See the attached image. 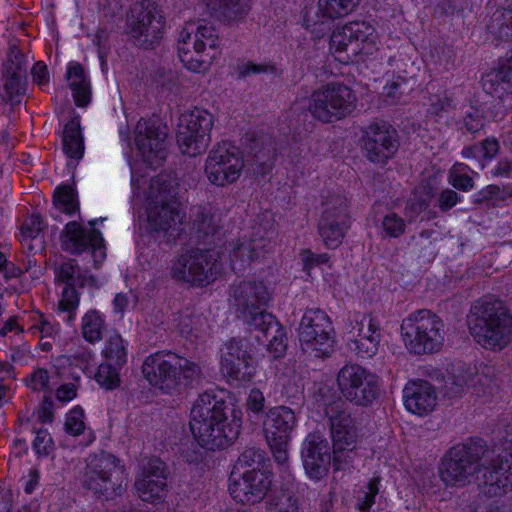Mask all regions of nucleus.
Returning <instances> with one entry per match:
<instances>
[{"label": "nucleus", "mask_w": 512, "mask_h": 512, "mask_svg": "<svg viewBox=\"0 0 512 512\" xmlns=\"http://www.w3.org/2000/svg\"><path fill=\"white\" fill-rule=\"evenodd\" d=\"M510 470L509 460L479 437L451 447L439 464V476L445 485L463 487L474 480L488 497H501L511 490Z\"/></svg>", "instance_id": "obj_1"}, {"label": "nucleus", "mask_w": 512, "mask_h": 512, "mask_svg": "<svg viewBox=\"0 0 512 512\" xmlns=\"http://www.w3.org/2000/svg\"><path fill=\"white\" fill-rule=\"evenodd\" d=\"M242 415L231 397L208 390L194 402L189 426L200 446L207 450L223 449L238 438Z\"/></svg>", "instance_id": "obj_2"}, {"label": "nucleus", "mask_w": 512, "mask_h": 512, "mask_svg": "<svg viewBox=\"0 0 512 512\" xmlns=\"http://www.w3.org/2000/svg\"><path fill=\"white\" fill-rule=\"evenodd\" d=\"M144 378L164 394H179L197 387L203 379L201 366L171 350L147 356L142 364Z\"/></svg>", "instance_id": "obj_3"}, {"label": "nucleus", "mask_w": 512, "mask_h": 512, "mask_svg": "<svg viewBox=\"0 0 512 512\" xmlns=\"http://www.w3.org/2000/svg\"><path fill=\"white\" fill-rule=\"evenodd\" d=\"M467 325L473 339L485 349L502 350L512 338V313L503 301L493 297L473 302Z\"/></svg>", "instance_id": "obj_4"}, {"label": "nucleus", "mask_w": 512, "mask_h": 512, "mask_svg": "<svg viewBox=\"0 0 512 512\" xmlns=\"http://www.w3.org/2000/svg\"><path fill=\"white\" fill-rule=\"evenodd\" d=\"M401 336L411 354L436 353L441 350L444 343V323L432 311L418 310L403 319Z\"/></svg>", "instance_id": "obj_5"}, {"label": "nucleus", "mask_w": 512, "mask_h": 512, "mask_svg": "<svg viewBox=\"0 0 512 512\" xmlns=\"http://www.w3.org/2000/svg\"><path fill=\"white\" fill-rule=\"evenodd\" d=\"M298 338L305 354L329 357L335 343V330L328 314L319 308L306 309L299 324Z\"/></svg>", "instance_id": "obj_6"}, {"label": "nucleus", "mask_w": 512, "mask_h": 512, "mask_svg": "<svg viewBox=\"0 0 512 512\" xmlns=\"http://www.w3.org/2000/svg\"><path fill=\"white\" fill-rule=\"evenodd\" d=\"M378 35L375 27L367 21H354L333 31L330 37V49L335 58L348 62L354 57L370 55L377 50Z\"/></svg>", "instance_id": "obj_7"}, {"label": "nucleus", "mask_w": 512, "mask_h": 512, "mask_svg": "<svg viewBox=\"0 0 512 512\" xmlns=\"http://www.w3.org/2000/svg\"><path fill=\"white\" fill-rule=\"evenodd\" d=\"M221 269L219 251L196 248L179 256L171 267V276L193 285H205L213 281Z\"/></svg>", "instance_id": "obj_8"}, {"label": "nucleus", "mask_w": 512, "mask_h": 512, "mask_svg": "<svg viewBox=\"0 0 512 512\" xmlns=\"http://www.w3.org/2000/svg\"><path fill=\"white\" fill-rule=\"evenodd\" d=\"M164 17L150 1L135 3L127 15L125 32L129 40L143 49L158 45L163 37Z\"/></svg>", "instance_id": "obj_9"}, {"label": "nucleus", "mask_w": 512, "mask_h": 512, "mask_svg": "<svg viewBox=\"0 0 512 512\" xmlns=\"http://www.w3.org/2000/svg\"><path fill=\"white\" fill-rule=\"evenodd\" d=\"M336 380L342 397L355 406L368 407L379 397V377L358 364L344 365Z\"/></svg>", "instance_id": "obj_10"}, {"label": "nucleus", "mask_w": 512, "mask_h": 512, "mask_svg": "<svg viewBox=\"0 0 512 512\" xmlns=\"http://www.w3.org/2000/svg\"><path fill=\"white\" fill-rule=\"evenodd\" d=\"M315 397L317 402L324 406L332 444L338 449L341 445L355 444L357 437L355 423L341 397L337 396L334 389L327 385H320Z\"/></svg>", "instance_id": "obj_11"}, {"label": "nucleus", "mask_w": 512, "mask_h": 512, "mask_svg": "<svg viewBox=\"0 0 512 512\" xmlns=\"http://www.w3.org/2000/svg\"><path fill=\"white\" fill-rule=\"evenodd\" d=\"M213 115L204 109L195 108L180 117L177 144L185 155L195 157L206 151L211 141Z\"/></svg>", "instance_id": "obj_12"}, {"label": "nucleus", "mask_w": 512, "mask_h": 512, "mask_svg": "<svg viewBox=\"0 0 512 512\" xmlns=\"http://www.w3.org/2000/svg\"><path fill=\"white\" fill-rule=\"evenodd\" d=\"M361 132V151L369 162L384 166L398 152L399 134L390 123L374 121L362 128Z\"/></svg>", "instance_id": "obj_13"}, {"label": "nucleus", "mask_w": 512, "mask_h": 512, "mask_svg": "<svg viewBox=\"0 0 512 512\" xmlns=\"http://www.w3.org/2000/svg\"><path fill=\"white\" fill-rule=\"evenodd\" d=\"M296 426V412L290 407L276 406L266 413L263 431L274 460L279 465L288 463V446Z\"/></svg>", "instance_id": "obj_14"}, {"label": "nucleus", "mask_w": 512, "mask_h": 512, "mask_svg": "<svg viewBox=\"0 0 512 512\" xmlns=\"http://www.w3.org/2000/svg\"><path fill=\"white\" fill-rule=\"evenodd\" d=\"M244 167V158L239 149L223 143L209 153L205 173L211 184L224 187L236 182Z\"/></svg>", "instance_id": "obj_15"}, {"label": "nucleus", "mask_w": 512, "mask_h": 512, "mask_svg": "<svg viewBox=\"0 0 512 512\" xmlns=\"http://www.w3.org/2000/svg\"><path fill=\"white\" fill-rule=\"evenodd\" d=\"M56 280L65 284L58 303V309L60 312H66L68 314L67 322L72 323L75 320V311L80 301L76 287L83 288L89 285L98 289L100 284L94 275L89 274L87 270H82L77 264L72 262H65L60 265L56 270Z\"/></svg>", "instance_id": "obj_16"}, {"label": "nucleus", "mask_w": 512, "mask_h": 512, "mask_svg": "<svg viewBox=\"0 0 512 512\" xmlns=\"http://www.w3.org/2000/svg\"><path fill=\"white\" fill-rule=\"evenodd\" d=\"M318 223V231L324 244L337 248L350 227L347 198L340 194L331 195L324 203Z\"/></svg>", "instance_id": "obj_17"}, {"label": "nucleus", "mask_w": 512, "mask_h": 512, "mask_svg": "<svg viewBox=\"0 0 512 512\" xmlns=\"http://www.w3.org/2000/svg\"><path fill=\"white\" fill-rule=\"evenodd\" d=\"M135 141L143 159L157 166L167 156L168 127L160 118L141 119L135 129Z\"/></svg>", "instance_id": "obj_18"}, {"label": "nucleus", "mask_w": 512, "mask_h": 512, "mask_svg": "<svg viewBox=\"0 0 512 512\" xmlns=\"http://www.w3.org/2000/svg\"><path fill=\"white\" fill-rule=\"evenodd\" d=\"M169 474L168 466L158 457L142 461L134 483L139 498L150 503L161 502L167 494Z\"/></svg>", "instance_id": "obj_19"}, {"label": "nucleus", "mask_w": 512, "mask_h": 512, "mask_svg": "<svg viewBox=\"0 0 512 512\" xmlns=\"http://www.w3.org/2000/svg\"><path fill=\"white\" fill-rule=\"evenodd\" d=\"M117 461L110 453L90 458L80 479L83 488L106 500L117 495L121 486L116 488L111 479V471L116 467Z\"/></svg>", "instance_id": "obj_20"}, {"label": "nucleus", "mask_w": 512, "mask_h": 512, "mask_svg": "<svg viewBox=\"0 0 512 512\" xmlns=\"http://www.w3.org/2000/svg\"><path fill=\"white\" fill-rule=\"evenodd\" d=\"M270 300L271 294L262 281L243 280L229 288L228 301L238 319L265 308Z\"/></svg>", "instance_id": "obj_21"}, {"label": "nucleus", "mask_w": 512, "mask_h": 512, "mask_svg": "<svg viewBox=\"0 0 512 512\" xmlns=\"http://www.w3.org/2000/svg\"><path fill=\"white\" fill-rule=\"evenodd\" d=\"M60 239L63 250L71 254H80L90 249L96 268L106 258L104 239L98 229L88 232L79 223L72 221L66 224Z\"/></svg>", "instance_id": "obj_22"}, {"label": "nucleus", "mask_w": 512, "mask_h": 512, "mask_svg": "<svg viewBox=\"0 0 512 512\" xmlns=\"http://www.w3.org/2000/svg\"><path fill=\"white\" fill-rule=\"evenodd\" d=\"M301 458L307 476L312 480H321L329 473L331 465L330 446L327 439L314 432L306 436L301 447Z\"/></svg>", "instance_id": "obj_23"}, {"label": "nucleus", "mask_w": 512, "mask_h": 512, "mask_svg": "<svg viewBox=\"0 0 512 512\" xmlns=\"http://www.w3.org/2000/svg\"><path fill=\"white\" fill-rule=\"evenodd\" d=\"M240 319L250 327L251 331L262 335L264 338L263 343H265L268 351L273 354L274 358L284 355L287 348V336L285 329L274 315L262 308L252 312V315H249V317Z\"/></svg>", "instance_id": "obj_24"}, {"label": "nucleus", "mask_w": 512, "mask_h": 512, "mask_svg": "<svg viewBox=\"0 0 512 512\" xmlns=\"http://www.w3.org/2000/svg\"><path fill=\"white\" fill-rule=\"evenodd\" d=\"M272 487V475L266 471H252L239 478L229 479L230 495L239 503L254 505L265 499Z\"/></svg>", "instance_id": "obj_25"}, {"label": "nucleus", "mask_w": 512, "mask_h": 512, "mask_svg": "<svg viewBox=\"0 0 512 512\" xmlns=\"http://www.w3.org/2000/svg\"><path fill=\"white\" fill-rule=\"evenodd\" d=\"M487 94L498 98L503 112L512 108V55L498 68L482 77Z\"/></svg>", "instance_id": "obj_26"}, {"label": "nucleus", "mask_w": 512, "mask_h": 512, "mask_svg": "<svg viewBox=\"0 0 512 512\" xmlns=\"http://www.w3.org/2000/svg\"><path fill=\"white\" fill-rule=\"evenodd\" d=\"M246 158L244 164L250 167L254 174L265 176L274 165L275 148L264 136L246 134Z\"/></svg>", "instance_id": "obj_27"}, {"label": "nucleus", "mask_w": 512, "mask_h": 512, "mask_svg": "<svg viewBox=\"0 0 512 512\" xmlns=\"http://www.w3.org/2000/svg\"><path fill=\"white\" fill-rule=\"evenodd\" d=\"M404 405L417 415H427L436 406L437 396L433 385L426 380L409 381L403 389Z\"/></svg>", "instance_id": "obj_28"}, {"label": "nucleus", "mask_w": 512, "mask_h": 512, "mask_svg": "<svg viewBox=\"0 0 512 512\" xmlns=\"http://www.w3.org/2000/svg\"><path fill=\"white\" fill-rule=\"evenodd\" d=\"M452 371L453 372L449 373L444 379L442 388L444 397L450 399L460 397L465 388L469 385H472L473 387L477 385L484 386V393L486 390H491L494 386L492 378L489 377V373L491 371L482 374L477 373L473 378H469L463 373H460V371H464L462 365L453 366Z\"/></svg>", "instance_id": "obj_29"}, {"label": "nucleus", "mask_w": 512, "mask_h": 512, "mask_svg": "<svg viewBox=\"0 0 512 512\" xmlns=\"http://www.w3.org/2000/svg\"><path fill=\"white\" fill-rule=\"evenodd\" d=\"M266 244L262 237L236 241L228 244L231 268L235 273H243L246 266L258 259Z\"/></svg>", "instance_id": "obj_30"}, {"label": "nucleus", "mask_w": 512, "mask_h": 512, "mask_svg": "<svg viewBox=\"0 0 512 512\" xmlns=\"http://www.w3.org/2000/svg\"><path fill=\"white\" fill-rule=\"evenodd\" d=\"M194 235L198 243L212 245L219 239V217L204 206H196L191 213Z\"/></svg>", "instance_id": "obj_31"}, {"label": "nucleus", "mask_w": 512, "mask_h": 512, "mask_svg": "<svg viewBox=\"0 0 512 512\" xmlns=\"http://www.w3.org/2000/svg\"><path fill=\"white\" fill-rule=\"evenodd\" d=\"M209 13L226 24L244 21L250 11L249 0H203Z\"/></svg>", "instance_id": "obj_32"}, {"label": "nucleus", "mask_w": 512, "mask_h": 512, "mask_svg": "<svg viewBox=\"0 0 512 512\" xmlns=\"http://www.w3.org/2000/svg\"><path fill=\"white\" fill-rule=\"evenodd\" d=\"M173 203L151 202L148 209V230L151 233H166L177 221L180 223L179 211Z\"/></svg>", "instance_id": "obj_33"}, {"label": "nucleus", "mask_w": 512, "mask_h": 512, "mask_svg": "<svg viewBox=\"0 0 512 512\" xmlns=\"http://www.w3.org/2000/svg\"><path fill=\"white\" fill-rule=\"evenodd\" d=\"M266 461L268 458L264 450L255 447L247 448L239 455L229 479L242 477L252 471L265 470Z\"/></svg>", "instance_id": "obj_34"}, {"label": "nucleus", "mask_w": 512, "mask_h": 512, "mask_svg": "<svg viewBox=\"0 0 512 512\" xmlns=\"http://www.w3.org/2000/svg\"><path fill=\"white\" fill-rule=\"evenodd\" d=\"M63 151L70 159L80 160L84 154V140L78 117L69 120L63 130Z\"/></svg>", "instance_id": "obj_35"}, {"label": "nucleus", "mask_w": 512, "mask_h": 512, "mask_svg": "<svg viewBox=\"0 0 512 512\" xmlns=\"http://www.w3.org/2000/svg\"><path fill=\"white\" fill-rule=\"evenodd\" d=\"M67 79L72 90L75 104L79 107L86 106L90 102V84L86 78L82 65L70 64L67 70Z\"/></svg>", "instance_id": "obj_36"}, {"label": "nucleus", "mask_w": 512, "mask_h": 512, "mask_svg": "<svg viewBox=\"0 0 512 512\" xmlns=\"http://www.w3.org/2000/svg\"><path fill=\"white\" fill-rule=\"evenodd\" d=\"M333 99L331 95L330 84L322 89L316 90L311 96L309 109L311 114L324 123L336 121L335 112L332 105Z\"/></svg>", "instance_id": "obj_37"}, {"label": "nucleus", "mask_w": 512, "mask_h": 512, "mask_svg": "<svg viewBox=\"0 0 512 512\" xmlns=\"http://www.w3.org/2000/svg\"><path fill=\"white\" fill-rule=\"evenodd\" d=\"M215 56V52L198 49L194 44L179 46L181 62L187 69L194 72L206 70Z\"/></svg>", "instance_id": "obj_38"}, {"label": "nucleus", "mask_w": 512, "mask_h": 512, "mask_svg": "<svg viewBox=\"0 0 512 512\" xmlns=\"http://www.w3.org/2000/svg\"><path fill=\"white\" fill-rule=\"evenodd\" d=\"M333 111L336 121L350 115L356 108V96L346 85L332 83L330 84Z\"/></svg>", "instance_id": "obj_39"}, {"label": "nucleus", "mask_w": 512, "mask_h": 512, "mask_svg": "<svg viewBox=\"0 0 512 512\" xmlns=\"http://www.w3.org/2000/svg\"><path fill=\"white\" fill-rule=\"evenodd\" d=\"M220 366L222 374L230 381L249 382L256 373L254 359L232 360V363L227 366L224 361H221Z\"/></svg>", "instance_id": "obj_40"}, {"label": "nucleus", "mask_w": 512, "mask_h": 512, "mask_svg": "<svg viewBox=\"0 0 512 512\" xmlns=\"http://www.w3.org/2000/svg\"><path fill=\"white\" fill-rule=\"evenodd\" d=\"M303 26L317 38H321L331 30L332 20L326 19L323 12L320 11V4L317 9L314 7H305L301 11Z\"/></svg>", "instance_id": "obj_41"}, {"label": "nucleus", "mask_w": 512, "mask_h": 512, "mask_svg": "<svg viewBox=\"0 0 512 512\" xmlns=\"http://www.w3.org/2000/svg\"><path fill=\"white\" fill-rule=\"evenodd\" d=\"M510 25H512V5L495 11L487 23V29L496 38L507 41L511 39Z\"/></svg>", "instance_id": "obj_42"}, {"label": "nucleus", "mask_w": 512, "mask_h": 512, "mask_svg": "<svg viewBox=\"0 0 512 512\" xmlns=\"http://www.w3.org/2000/svg\"><path fill=\"white\" fill-rule=\"evenodd\" d=\"M175 195L176 186L170 176L161 174L151 180L149 187L151 202L173 203Z\"/></svg>", "instance_id": "obj_43"}, {"label": "nucleus", "mask_w": 512, "mask_h": 512, "mask_svg": "<svg viewBox=\"0 0 512 512\" xmlns=\"http://www.w3.org/2000/svg\"><path fill=\"white\" fill-rule=\"evenodd\" d=\"M207 327V319L195 309L186 308L180 312L178 328L182 335L198 337Z\"/></svg>", "instance_id": "obj_44"}, {"label": "nucleus", "mask_w": 512, "mask_h": 512, "mask_svg": "<svg viewBox=\"0 0 512 512\" xmlns=\"http://www.w3.org/2000/svg\"><path fill=\"white\" fill-rule=\"evenodd\" d=\"M252 352L247 338L233 337L224 344L221 361H224L227 366L232 363V360L254 359Z\"/></svg>", "instance_id": "obj_45"}, {"label": "nucleus", "mask_w": 512, "mask_h": 512, "mask_svg": "<svg viewBox=\"0 0 512 512\" xmlns=\"http://www.w3.org/2000/svg\"><path fill=\"white\" fill-rule=\"evenodd\" d=\"M105 321L97 310H89L82 318V336L89 343L102 340Z\"/></svg>", "instance_id": "obj_46"}, {"label": "nucleus", "mask_w": 512, "mask_h": 512, "mask_svg": "<svg viewBox=\"0 0 512 512\" xmlns=\"http://www.w3.org/2000/svg\"><path fill=\"white\" fill-rule=\"evenodd\" d=\"M320 11L328 20L335 21L350 14L360 3V0H318Z\"/></svg>", "instance_id": "obj_47"}, {"label": "nucleus", "mask_w": 512, "mask_h": 512, "mask_svg": "<svg viewBox=\"0 0 512 512\" xmlns=\"http://www.w3.org/2000/svg\"><path fill=\"white\" fill-rule=\"evenodd\" d=\"M198 49H207L215 52L218 47V35L212 24H195V37L193 42Z\"/></svg>", "instance_id": "obj_48"}, {"label": "nucleus", "mask_w": 512, "mask_h": 512, "mask_svg": "<svg viewBox=\"0 0 512 512\" xmlns=\"http://www.w3.org/2000/svg\"><path fill=\"white\" fill-rule=\"evenodd\" d=\"M511 196L512 190L508 187L501 188L497 185H488L473 195V203H491L493 206H497L499 202H503Z\"/></svg>", "instance_id": "obj_49"}, {"label": "nucleus", "mask_w": 512, "mask_h": 512, "mask_svg": "<svg viewBox=\"0 0 512 512\" xmlns=\"http://www.w3.org/2000/svg\"><path fill=\"white\" fill-rule=\"evenodd\" d=\"M53 203L59 212H64L69 215L78 210V204L75 200V191L68 185H62L56 188Z\"/></svg>", "instance_id": "obj_50"}, {"label": "nucleus", "mask_w": 512, "mask_h": 512, "mask_svg": "<svg viewBox=\"0 0 512 512\" xmlns=\"http://www.w3.org/2000/svg\"><path fill=\"white\" fill-rule=\"evenodd\" d=\"M103 354L115 366L122 367L127 360V351L122 337L118 334L110 336L106 341Z\"/></svg>", "instance_id": "obj_51"}, {"label": "nucleus", "mask_w": 512, "mask_h": 512, "mask_svg": "<svg viewBox=\"0 0 512 512\" xmlns=\"http://www.w3.org/2000/svg\"><path fill=\"white\" fill-rule=\"evenodd\" d=\"M112 363H102L99 365L95 374L96 382L105 390H114L120 386V375Z\"/></svg>", "instance_id": "obj_52"}, {"label": "nucleus", "mask_w": 512, "mask_h": 512, "mask_svg": "<svg viewBox=\"0 0 512 512\" xmlns=\"http://www.w3.org/2000/svg\"><path fill=\"white\" fill-rule=\"evenodd\" d=\"M379 336H370V338H356L348 342V348L359 358H372L378 351Z\"/></svg>", "instance_id": "obj_53"}, {"label": "nucleus", "mask_w": 512, "mask_h": 512, "mask_svg": "<svg viewBox=\"0 0 512 512\" xmlns=\"http://www.w3.org/2000/svg\"><path fill=\"white\" fill-rule=\"evenodd\" d=\"M5 78L3 88L6 92V100L11 104L20 103V98L26 91V75H5Z\"/></svg>", "instance_id": "obj_54"}, {"label": "nucleus", "mask_w": 512, "mask_h": 512, "mask_svg": "<svg viewBox=\"0 0 512 512\" xmlns=\"http://www.w3.org/2000/svg\"><path fill=\"white\" fill-rule=\"evenodd\" d=\"M379 492V478H373L357 494L356 509L359 512H369L375 503V497Z\"/></svg>", "instance_id": "obj_55"}, {"label": "nucleus", "mask_w": 512, "mask_h": 512, "mask_svg": "<svg viewBox=\"0 0 512 512\" xmlns=\"http://www.w3.org/2000/svg\"><path fill=\"white\" fill-rule=\"evenodd\" d=\"M339 448L333 445V467L335 470L349 469L356 455L355 444L351 446L341 445Z\"/></svg>", "instance_id": "obj_56"}, {"label": "nucleus", "mask_w": 512, "mask_h": 512, "mask_svg": "<svg viewBox=\"0 0 512 512\" xmlns=\"http://www.w3.org/2000/svg\"><path fill=\"white\" fill-rule=\"evenodd\" d=\"M466 167L464 164H456L450 172L449 182L457 190L469 191L474 186L473 178L464 173Z\"/></svg>", "instance_id": "obj_57"}, {"label": "nucleus", "mask_w": 512, "mask_h": 512, "mask_svg": "<svg viewBox=\"0 0 512 512\" xmlns=\"http://www.w3.org/2000/svg\"><path fill=\"white\" fill-rule=\"evenodd\" d=\"M455 107L454 100L450 93L443 91L430 97L429 112L436 116L451 111Z\"/></svg>", "instance_id": "obj_58"}, {"label": "nucleus", "mask_w": 512, "mask_h": 512, "mask_svg": "<svg viewBox=\"0 0 512 512\" xmlns=\"http://www.w3.org/2000/svg\"><path fill=\"white\" fill-rule=\"evenodd\" d=\"M84 411L80 406L74 407L67 415L64 424L65 431L73 436H78L83 433L85 423L83 421Z\"/></svg>", "instance_id": "obj_59"}, {"label": "nucleus", "mask_w": 512, "mask_h": 512, "mask_svg": "<svg viewBox=\"0 0 512 512\" xmlns=\"http://www.w3.org/2000/svg\"><path fill=\"white\" fill-rule=\"evenodd\" d=\"M383 231L387 236L399 237L405 232V222L395 213L387 214L382 221Z\"/></svg>", "instance_id": "obj_60"}, {"label": "nucleus", "mask_w": 512, "mask_h": 512, "mask_svg": "<svg viewBox=\"0 0 512 512\" xmlns=\"http://www.w3.org/2000/svg\"><path fill=\"white\" fill-rule=\"evenodd\" d=\"M36 437L33 441V449L39 456H47L53 450V439L46 429L35 431Z\"/></svg>", "instance_id": "obj_61"}, {"label": "nucleus", "mask_w": 512, "mask_h": 512, "mask_svg": "<svg viewBox=\"0 0 512 512\" xmlns=\"http://www.w3.org/2000/svg\"><path fill=\"white\" fill-rule=\"evenodd\" d=\"M472 111L468 112L463 119L462 130L466 133H476L484 127V118L479 110L471 108Z\"/></svg>", "instance_id": "obj_62"}, {"label": "nucleus", "mask_w": 512, "mask_h": 512, "mask_svg": "<svg viewBox=\"0 0 512 512\" xmlns=\"http://www.w3.org/2000/svg\"><path fill=\"white\" fill-rule=\"evenodd\" d=\"M43 229L40 215L32 214L22 225L21 234L24 238L34 239Z\"/></svg>", "instance_id": "obj_63"}, {"label": "nucleus", "mask_w": 512, "mask_h": 512, "mask_svg": "<svg viewBox=\"0 0 512 512\" xmlns=\"http://www.w3.org/2000/svg\"><path fill=\"white\" fill-rule=\"evenodd\" d=\"M24 56L21 53L10 55L5 63L4 75H26Z\"/></svg>", "instance_id": "obj_64"}]
</instances>
